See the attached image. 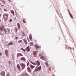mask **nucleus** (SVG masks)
I'll list each match as a JSON object with an SVG mask.
<instances>
[{"instance_id": "obj_1", "label": "nucleus", "mask_w": 76, "mask_h": 76, "mask_svg": "<svg viewBox=\"0 0 76 76\" xmlns=\"http://www.w3.org/2000/svg\"><path fill=\"white\" fill-rule=\"evenodd\" d=\"M40 63L39 62V61H36V65L37 64V66L36 68L34 71V72H39V71H40V70L41 69V66H40L39 67H38V66L40 65Z\"/></svg>"}, {"instance_id": "obj_2", "label": "nucleus", "mask_w": 76, "mask_h": 76, "mask_svg": "<svg viewBox=\"0 0 76 76\" xmlns=\"http://www.w3.org/2000/svg\"><path fill=\"white\" fill-rule=\"evenodd\" d=\"M9 16L8 14H4L3 15V18L5 20H7V17Z\"/></svg>"}, {"instance_id": "obj_3", "label": "nucleus", "mask_w": 76, "mask_h": 76, "mask_svg": "<svg viewBox=\"0 0 76 76\" xmlns=\"http://www.w3.org/2000/svg\"><path fill=\"white\" fill-rule=\"evenodd\" d=\"M20 64L22 67V70H23V69H24L25 68V67L26 66L25 64L22 63L21 64Z\"/></svg>"}, {"instance_id": "obj_4", "label": "nucleus", "mask_w": 76, "mask_h": 76, "mask_svg": "<svg viewBox=\"0 0 76 76\" xmlns=\"http://www.w3.org/2000/svg\"><path fill=\"white\" fill-rule=\"evenodd\" d=\"M19 56H22V57H23V55L21 53H18L17 54V58H18V57H19Z\"/></svg>"}, {"instance_id": "obj_5", "label": "nucleus", "mask_w": 76, "mask_h": 76, "mask_svg": "<svg viewBox=\"0 0 76 76\" xmlns=\"http://www.w3.org/2000/svg\"><path fill=\"white\" fill-rule=\"evenodd\" d=\"M39 56L41 59H42V60H44V57L41 55V54L40 53L39 54Z\"/></svg>"}, {"instance_id": "obj_6", "label": "nucleus", "mask_w": 76, "mask_h": 76, "mask_svg": "<svg viewBox=\"0 0 76 76\" xmlns=\"http://www.w3.org/2000/svg\"><path fill=\"white\" fill-rule=\"evenodd\" d=\"M26 51H27V52L30 51V49L29 48V47L28 46L26 48Z\"/></svg>"}, {"instance_id": "obj_7", "label": "nucleus", "mask_w": 76, "mask_h": 76, "mask_svg": "<svg viewBox=\"0 0 76 76\" xmlns=\"http://www.w3.org/2000/svg\"><path fill=\"white\" fill-rule=\"evenodd\" d=\"M33 54H34V57H35L37 56V52L36 51H34Z\"/></svg>"}, {"instance_id": "obj_8", "label": "nucleus", "mask_w": 76, "mask_h": 76, "mask_svg": "<svg viewBox=\"0 0 76 76\" xmlns=\"http://www.w3.org/2000/svg\"><path fill=\"white\" fill-rule=\"evenodd\" d=\"M5 75V72L4 71H2L1 73V76H4Z\"/></svg>"}, {"instance_id": "obj_9", "label": "nucleus", "mask_w": 76, "mask_h": 76, "mask_svg": "<svg viewBox=\"0 0 76 76\" xmlns=\"http://www.w3.org/2000/svg\"><path fill=\"white\" fill-rule=\"evenodd\" d=\"M13 43L12 42H10L8 44V45H7V46H9V45H13Z\"/></svg>"}, {"instance_id": "obj_10", "label": "nucleus", "mask_w": 76, "mask_h": 76, "mask_svg": "<svg viewBox=\"0 0 76 76\" xmlns=\"http://www.w3.org/2000/svg\"><path fill=\"white\" fill-rule=\"evenodd\" d=\"M20 60H23V61H26V59H25V58L24 57H22L20 59Z\"/></svg>"}, {"instance_id": "obj_11", "label": "nucleus", "mask_w": 76, "mask_h": 76, "mask_svg": "<svg viewBox=\"0 0 76 76\" xmlns=\"http://www.w3.org/2000/svg\"><path fill=\"white\" fill-rule=\"evenodd\" d=\"M17 67L18 70H20L21 68H20V65H19V64H18L17 65Z\"/></svg>"}, {"instance_id": "obj_12", "label": "nucleus", "mask_w": 76, "mask_h": 76, "mask_svg": "<svg viewBox=\"0 0 76 76\" xmlns=\"http://www.w3.org/2000/svg\"><path fill=\"white\" fill-rule=\"evenodd\" d=\"M27 70H28V72H29V73H31V68H30L29 66L28 67V68H27Z\"/></svg>"}, {"instance_id": "obj_13", "label": "nucleus", "mask_w": 76, "mask_h": 76, "mask_svg": "<svg viewBox=\"0 0 76 76\" xmlns=\"http://www.w3.org/2000/svg\"><path fill=\"white\" fill-rule=\"evenodd\" d=\"M30 67H31V69H33L35 67L34 66H33V65L31 64L30 65Z\"/></svg>"}, {"instance_id": "obj_14", "label": "nucleus", "mask_w": 76, "mask_h": 76, "mask_svg": "<svg viewBox=\"0 0 76 76\" xmlns=\"http://www.w3.org/2000/svg\"><path fill=\"white\" fill-rule=\"evenodd\" d=\"M69 14L70 17H71V18L73 19V15H72V14H71V13H70V12L69 10Z\"/></svg>"}, {"instance_id": "obj_15", "label": "nucleus", "mask_w": 76, "mask_h": 76, "mask_svg": "<svg viewBox=\"0 0 76 76\" xmlns=\"http://www.w3.org/2000/svg\"><path fill=\"white\" fill-rule=\"evenodd\" d=\"M17 25L18 26V29H20V24H19V23H18Z\"/></svg>"}, {"instance_id": "obj_16", "label": "nucleus", "mask_w": 76, "mask_h": 76, "mask_svg": "<svg viewBox=\"0 0 76 76\" xmlns=\"http://www.w3.org/2000/svg\"><path fill=\"white\" fill-rule=\"evenodd\" d=\"M22 36H23V37H24L25 36V34L24 32H22Z\"/></svg>"}, {"instance_id": "obj_17", "label": "nucleus", "mask_w": 76, "mask_h": 76, "mask_svg": "<svg viewBox=\"0 0 76 76\" xmlns=\"http://www.w3.org/2000/svg\"><path fill=\"white\" fill-rule=\"evenodd\" d=\"M11 12L12 13V14H13V15H15V13L14 12V11L13 10H12L11 11Z\"/></svg>"}, {"instance_id": "obj_18", "label": "nucleus", "mask_w": 76, "mask_h": 76, "mask_svg": "<svg viewBox=\"0 0 76 76\" xmlns=\"http://www.w3.org/2000/svg\"><path fill=\"white\" fill-rule=\"evenodd\" d=\"M30 62H31V63L32 64H34V65H36V64L34 62H32L31 61H30Z\"/></svg>"}, {"instance_id": "obj_19", "label": "nucleus", "mask_w": 76, "mask_h": 76, "mask_svg": "<svg viewBox=\"0 0 76 76\" xmlns=\"http://www.w3.org/2000/svg\"><path fill=\"white\" fill-rule=\"evenodd\" d=\"M5 54H7L8 53V50H5Z\"/></svg>"}, {"instance_id": "obj_20", "label": "nucleus", "mask_w": 76, "mask_h": 76, "mask_svg": "<svg viewBox=\"0 0 76 76\" xmlns=\"http://www.w3.org/2000/svg\"><path fill=\"white\" fill-rule=\"evenodd\" d=\"M45 64H46L47 67H48V62H45Z\"/></svg>"}, {"instance_id": "obj_21", "label": "nucleus", "mask_w": 76, "mask_h": 76, "mask_svg": "<svg viewBox=\"0 0 76 76\" xmlns=\"http://www.w3.org/2000/svg\"><path fill=\"white\" fill-rule=\"evenodd\" d=\"M30 45H34V43L32 42H30Z\"/></svg>"}, {"instance_id": "obj_22", "label": "nucleus", "mask_w": 76, "mask_h": 76, "mask_svg": "<svg viewBox=\"0 0 76 76\" xmlns=\"http://www.w3.org/2000/svg\"><path fill=\"white\" fill-rule=\"evenodd\" d=\"M4 31L5 32V34H6V33H7V30L6 29L4 30Z\"/></svg>"}, {"instance_id": "obj_23", "label": "nucleus", "mask_w": 76, "mask_h": 76, "mask_svg": "<svg viewBox=\"0 0 76 76\" xmlns=\"http://www.w3.org/2000/svg\"><path fill=\"white\" fill-rule=\"evenodd\" d=\"M39 46H36V49L37 50V48H39Z\"/></svg>"}, {"instance_id": "obj_24", "label": "nucleus", "mask_w": 76, "mask_h": 76, "mask_svg": "<svg viewBox=\"0 0 76 76\" xmlns=\"http://www.w3.org/2000/svg\"><path fill=\"white\" fill-rule=\"evenodd\" d=\"M48 69L49 70V71H51V67H49L48 68Z\"/></svg>"}, {"instance_id": "obj_25", "label": "nucleus", "mask_w": 76, "mask_h": 76, "mask_svg": "<svg viewBox=\"0 0 76 76\" xmlns=\"http://www.w3.org/2000/svg\"><path fill=\"white\" fill-rule=\"evenodd\" d=\"M15 31L16 32H18V30L17 29V28L16 27L15 28Z\"/></svg>"}, {"instance_id": "obj_26", "label": "nucleus", "mask_w": 76, "mask_h": 76, "mask_svg": "<svg viewBox=\"0 0 76 76\" xmlns=\"http://www.w3.org/2000/svg\"><path fill=\"white\" fill-rule=\"evenodd\" d=\"M7 30H8V33H9V32H10V29H9V28H7Z\"/></svg>"}, {"instance_id": "obj_27", "label": "nucleus", "mask_w": 76, "mask_h": 76, "mask_svg": "<svg viewBox=\"0 0 76 76\" xmlns=\"http://www.w3.org/2000/svg\"><path fill=\"white\" fill-rule=\"evenodd\" d=\"M2 1L3 4H5V2L4 1V0H3V1Z\"/></svg>"}, {"instance_id": "obj_28", "label": "nucleus", "mask_w": 76, "mask_h": 76, "mask_svg": "<svg viewBox=\"0 0 76 76\" xmlns=\"http://www.w3.org/2000/svg\"><path fill=\"white\" fill-rule=\"evenodd\" d=\"M29 62H28L27 63V66H29Z\"/></svg>"}, {"instance_id": "obj_29", "label": "nucleus", "mask_w": 76, "mask_h": 76, "mask_svg": "<svg viewBox=\"0 0 76 76\" xmlns=\"http://www.w3.org/2000/svg\"><path fill=\"white\" fill-rule=\"evenodd\" d=\"M0 29L1 30V31H3V29H2V28H1V27L0 28Z\"/></svg>"}, {"instance_id": "obj_30", "label": "nucleus", "mask_w": 76, "mask_h": 76, "mask_svg": "<svg viewBox=\"0 0 76 76\" xmlns=\"http://www.w3.org/2000/svg\"><path fill=\"white\" fill-rule=\"evenodd\" d=\"M23 41L24 42H26V39H23Z\"/></svg>"}, {"instance_id": "obj_31", "label": "nucleus", "mask_w": 76, "mask_h": 76, "mask_svg": "<svg viewBox=\"0 0 76 76\" xmlns=\"http://www.w3.org/2000/svg\"><path fill=\"white\" fill-rule=\"evenodd\" d=\"M18 42L19 43H20V42H22V40L19 41Z\"/></svg>"}, {"instance_id": "obj_32", "label": "nucleus", "mask_w": 76, "mask_h": 76, "mask_svg": "<svg viewBox=\"0 0 76 76\" xmlns=\"http://www.w3.org/2000/svg\"><path fill=\"white\" fill-rule=\"evenodd\" d=\"M23 22L24 23H26V21H25V20H23Z\"/></svg>"}, {"instance_id": "obj_33", "label": "nucleus", "mask_w": 76, "mask_h": 76, "mask_svg": "<svg viewBox=\"0 0 76 76\" xmlns=\"http://www.w3.org/2000/svg\"><path fill=\"white\" fill-rule=\"evenodd\" d=\"M25 44H26V45H27V44H28V43H27V41H26V42H25Z\"/></svg>"}, {"instance_id": "obj_34", "label": "nucleus", "mask_w": 76, "mask_h": 76, "mask_svg": "<svg viewBox=\"0 0 76 76\" xmlns=\"http://www.w3.org/2000/svg\"><path fill=\"white\" fill-rule=\"evenodd\" d=\"M4 11H5V12H7V10L6 9H4Z\"/></svg>"}, {"instance_id": "obj_35", "label": "nucleus", "mask_w": 76, "mask_h": 76, "mask_svg": "<svg viewBox=\"0 0 76 76\" xmlns=\"http://www.w3.org/2000/svg\"><path fill=\"white\" fill-rule=\"evenodd\" d=\"M2 56V53H0V56Z\"/></svg>"}, {"instance_id": "obj_36", "label": "nucleus", "mask_w": 76, "mask_h": 76, "mask_svg": "<svg viewBox=\"0 0 76 76\" xmlns=\"http://www.w3.org/2000/svg\"><path fill=\"white\" fill-rule=\"evenodd\" d=\"M8 63H9V64H10V61H8Z\"/></svg>"}, {"instance_id": "obj_37", "label": "nucleus", "mask_w": 76, "mask_h": 76, "mask_svg": "<svg viewBox=\"0 0 76 76\" xmlns=\"http://www.w3.org/2000/svg\"><path fill=\"white\" fill-rule=\"evenodd\" d=\"M12 19H10V22H12Z\"/></svg>"}, {"instance_id": "obj_38", "label": "nucleus", "mask_w": 76, "mask_h": 76, "mask_svg": "<svg viewBox=\"0 0 76 76\" xmlns=\"http://www.w3.org/2000/svg\"><path fill=\"white\" fill-rule=\"evenodd\" d=\"M7 57H8V54H6Z\"/></svg>"}, {"instance_id": "obj_39", "label": "nucleus", "mask_w": 76, "mask_h": 76, "mask_svg": "<svg viewBox=\"0 0 76 76\" xmlns=\"http://www.w3.org/2000/svg\"><path fill=\"white\" fill-rule=\"evenodd\" d=\"M18 37H17L15 38V39H18Z\"/></svg>"}, {"instance_id": "obj_40", "label": "nucleus", "mask_w": 76, "mask_h": 76, "mask_svg": "<svg viewBox=\"0 0 76 76\" xmlns=\"http://www.w3.org/2000/svg\"><path fill=\"white\" fill-rule=\"evenodd\" d=\"M21 50H22V51H23V48H21Z\"/></svg>"}, {"instance_id": "obj_41", "label": "nucleus", "mask_w": 76, "mask_h": 76, "mask_svg": "<svg viewBox=\"0 0 76 76\" xmlns=\"http://www.w3.org/2000/svg\"><path fill=\"white\" fill-rule=\"evenodd\" d=\"M23 51H24V52H25V50L24 49H23Z\"/></svg>"}, {"instance_id": "obj_42", "label": "nucleus", "mask_w": 76, "mask_h": 76, "mask_svg": "<svg viewBox=\"0 0 76 76\" xmlns=\"http://www.w3.org/2000/svg\"><path fill=\"white\" fill-rule=\"evenodd\" d=\"M27 39H28V41L29 42V39H28V38L27 37Z\"/></svg>"}, {"instance_id": "obj_43", "label": "nucleus", "mask_w": 76, "mask_h": 76, "mask_svg": "<svg viewBox=\"0 0 76 76\" xmlns=\"http://www.w3.org/2000/svg\"><path fill=\"white\" fill-rule=\"evenodd\" d=\"M8 1H9L10 2H11V1H10V0H8Z\"/></svg>"}, {"instance_id": "obj_44", "label": "nucleus", "mask_w": 76, "mask_h": 76, "mask_svg": "<svg viewBox=\"0 0 76 76\" xmlns=\"http://www.w3.org/2000/svg\"><path fill=\"white\" fill-rule=\"evenodd\" d=\"M14 69H15V71H16V68H14Z\"/></svg>"}, {"instance_id": "obj_45", "label": "nucleus", "mask_w": 76, "mask_h": 76, "mask_svg": "<svg viewBox=\"0 0 76 76\" xmlns=\"http://www.w3.org/2000/svg\"><path fill=\"white\" fill-rule=\"evenodd\" d=\"M2 6H4V5H2Z\"/></svg>"}, {"instance_id": "obj_46", "label": "nucleus", "mask_w": 76, "mask_h": 76, "mask_svg": "<svg viewBox=\"0 0 76 76\" xmlns=\"http://www.w3.org/2000/svg\"><path fill=\"white\" fill-rule=\"evenodd\" d=\"M31 34H30V36H31Z\"/></svg>"}, {"instance_id": "obj_47", "label": "nucleus", "mask_w": 76, "mask_h": 76, "mask_svg": "<svg viewBox=\"0 0 76 76\" xmlns=\"http://www.w3.org/2000/svg\"><path fill=\"white\" fill-rule=\"evenodd\" d=\"M56 12H57V13H58V12H57V11H56Z\"/></svg>"}, {"instance_id": "obj_48", "label": "nucleus", "mask_w": 76, "mask_h": 76, "mask_svg": "<svg viewBox=\"0 0 76 76\" xmlns=\"http://www.w3.org/2000/svg\"><path fill=\"white\" fill-rule=\"evenodd\" d=\"M0 34H1V33H0Z\"/></svg>"}]
</instances>
